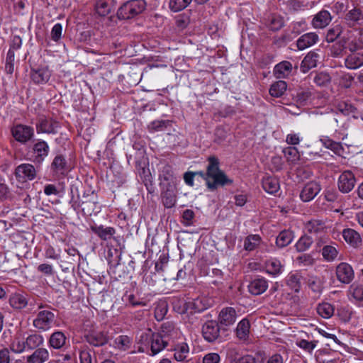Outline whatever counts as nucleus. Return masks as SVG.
I'll list each match as a JSON object with an SVG mask.
<instances>
[{
	"instance_id": "obj_7",
	"label": "nucleus",
	"mask_w": 363,
	"mask_h": 363,
	"mask_svg": "<svg viewBox=\"0 0 363 363\" xmlns=\"http://www.w3.org/2000/svg\"><path fill=\"white\" fill-rule=\"evenodd\" d=\"M50 147L47 142L43 140H37L32 147L33 160L35 164H40L48 157Z\"/></svg>"
},
{
	"instance_id": "obj_16",
	"label": "nucleus",
	"mask_w": 363,
	"mask_h": 363,
	"mask_svg": "<svg viewBox=\"0 0 363 363\" xmlns=\"http://www.w3.org/2000/svg\"><path fill=\"white\" fill-rule=\"evenodd\" d=\"M162 203L167 208L174 206L177 201V196L174 186L172 184H167L161 194Z\"/></svg>"
},
{
	"instance_id": "obj_11",
	"label": "nucleus",
	"mask_w": 363,
	"mask_h": 363,
	"mask_svg": "<svg viewBox=\"0 0 363 363\" xmlns=\"http://www.w3.org/2000/svg\"><path fill=\"white\" fill-rule=\"evenodd\" d=\"M236 311L233 308H224L218 315V324L222 328L233 325L236 321Z\"/></svg>"
},
{
	"instance_id": "obj_27",
	"label": "nucleus",
	"mask_w": 363,
	"mask_h": 363,
	"mask_svg": "<svg viewBox=\"0 0 363 363\" xmlns=\"http://www.w3.org/2000/svg\"><path fill=\"white\" fill-rule=\"evenodd\" d=\"M302 278L300 272H291L286 277V284L294 292L298 293L301 289Z\"/></svg>"
},
{
	"instance_id": "obj_53",
	"label": "nucleus",
	"mask_w": 363,
	"mask_h": 363,
	"mask_svg": "<svg viewBox=\"0 0 363 363\" xmlns=\"http://www.w3.org/2000/svg\"><path fill=\"white\" fill-rule=\"evenodd\" d=\"M318 363H336L337 359L331 357L329 352L319 351L315 356Z\"/></svg>"
},
{
	"instance_id": "obj_36",
	"label": "nucleus",
	"mask_w": 363,
	"mask_h": 363,
	"mask_svg": "<svg viewBox=\"0 0 363 363\" xmlns=\"http://www.w3.org/2000/svg\"><path fill=\"white\" fill-rule=\"evenodd\" d=\"M66 341V337L62 332L57 331L53 333L49 340L51 347L55 349H60L64 346Z\"/></svg>"
},
{
	"instance_id": "obj_44",
	"label": "nucleus",
	"mask_w": 363,
	"mask_h": 363,
	"mask_svg": "<svg viewBox=\"0 0 363 363\" xmlns=\"http://www.w3.org/2000/svg\"><path fill=\"white\" fill-rule=\"evenodd\" d=\"M337 255L338 251L335 246L325 245L322 249V255L323 258L328 262L335 260Z\"/></svg>"
},
{
	"instance_id": "obj_2",
	"label": "nucleus",
	"mask_w": 363,
	"mask_h": 363,
	"mask_svg": "<svg viewBox=\"0 0 363 363\" xmlns=\"http://www.w3.org/2000/svg\"><path fill=\"white\" fill-rule=\"evenodd\" d=\"M362 41L355 32L347 30L340 39L332 45L331 55L334 57H342L347 51L355 52L362 48Z\"/></svg>"
},
{
	"instance_id": "obj_50",
	"label": "nucleus",
	"mask_w": 363,
	"mask_h": 363,
	"mask_svg": "<svg viewBox=\"0 0 363 363\" xmlns=\"http://www.w3.org/2000/svg\"><path fill=\"white\" fill-rule=\"evenodd\" d=\"M192 0H170L169 8L172 11L177 12L184 9Z\"/></svg>"
},
{
	"instance_id": "obj_6",
	"label": "nucleus",
	"mask_w": 363,
	"mask_h": 363,
	"mask_svg": "<svg viewBox=\"0 0 363 363\" xmlns=\"http://www.w3.org/2000/svg\"><path fill=\"white\" fill-rule=\"evenodd\" d=\"M11 133L16 140L25 144L34 136V129L28 125L18 124L12 128Z\"/></svg>"
},
{
	"instance_id": "obj_9",
	"label": "nucleus",
	"mask_w": 363,
	"mask_h": 363,
	"mask_svg": "<svg viewBox=\"0 0 363 363\" xmlns=\"http://www.w3.org/2000/svg\"><path fill=\"white\" fill-rule=\"evenodd\" d=\"M355 183L356 178L354 174L351 171L346 170L340 175L337 186L341 192L346 194L353 189Z\"/></svg>"
},
{
	"instance_id": "obj_14",
	"label": "nucleus",
	"mask_w": 363,
	"mask_h": 363,
	"mask_svg": "<svg viewBox=\"0 0 363 363\" xmlns=\"http://www.w3.org/2000/svg\"><path fill=\"white\" fill-rule=\"evenodd\" d=\"M85 340L94 347H101L108 343V337L104 331H91L85 335Z\"/></svg>"
},
{
	"instance_id": "obj_19",
	"label": "nucleus",
	"mask_w": 363,
	"mask_h": 363,
	"mask_svg": "<svg viewBox=\"0 0 363 363\" xmlns=\"http://www.w3.org/2000/svg\"><path fill=\"white\" fill-rule=\"evenodd\" d=\"M51 170L55 175L65 176L69 171L65 157L62 155L55 156L51 163Z\"/></svg>"
},
{
	"instance_id": "obj_38",
	"label": "nucleus",
	"mask_w": 363,
	"mask_h": 363,
	"mask_svg": "<svg viewBox=\"0 0 363 363\" xmlns=\"http://www.w3.org/2000/svg\"><path fill=\"white\" fill-rule=\"evenodd\" d=\"M287 84L284 81L279 80L272 84L269 89V94L273 97H280L286 91Z\"/></svg>"
},
{
	"instance_id": "obj_31",
	"label": "nucleus",
	"mask_w": 363,
	"mask_h": 363,
	"mask_svg": "<svg viewBox=\"0 0 363 363\" xmlns=\"http://www.w3.org/2000/svg\"><path fill=\"white\" fill-rule=\"evenodd\" d=\"M345 64L348 69H354L363 65V54L351 52L345 58Z\"/></svg>"
},
{
	"instance_id": "obj_49",
	"label": "nucleus",
	"mask_w": 363,
	"mask_h": 363,
	"mask_svg": "<svg viewBox=\"0 0 363 363\" xmlns=\"http://www.w3.org/2000/svg\"><path fill=\"white\" fill-rule=\"evenodd\" d=\"M313 240L310 236L303 235L296 242L295 247L298 252L307 250L312 245Z\"/></svg>"
},
{
	"instance_id": "obj_28",
	"label": "nucleus",
	"mask_w": 363,
	"mask_h": 363,
	"mask_svg": "<svg viewBox=\"0 0 363 363\" xmlns=\"http://www.w3.org/2000/svg\"><path fill=\"white\" fill-rule=\"evenodd\" d=\"M9 303L11 306L15 309H23L28 304V295L17 293L13 294L9 298Z\"/></svg>"
},
{
	"instance_id": "obj_34",
	"label": "nucleus",
	"mask_w": 363,
	"mask_h": 363,
	"mask_svg": "<svg viewBox=\"0 0 363 363\" xmlns=\"http://www.w3.org/2000/svg\"><path fill=\"white\" fill-rule=\"evenodd\" d=\"M44 342L43 337L37 333L29 335L26 339V346L28 350H36L43 345Z\"/></svg>"
},
{
	"instance_id": "obj_29",
	"label": "nucleus",
	"mask_w": 363,
	"mask_h": 363,
	"mask_svg": "<svg viewBox=\"0 0 363 363\" xmlns=\"http://www.w3.org/2000/svg\"><path fill=\"white\" fill-rule=\"evenodd\" d=\"M91 231L97 235L101 240H108L116 233V230L112 227L104 228L103 225H94L90 227Z\"/></svg>"
},
{
	"instance_id": "obj_40",
	"label": "nucleus",
	"mask_w": 363,
	"mask_h": 363,
	"mask_svg": "<svg viewBox=\"0 0 363 363\" xmlns=\"http://www.w3.org/2000/svg\"><path fill=\"white\" fill-rule=\"evenodd\" d=\"M159 178L160 180V185H163V181L167 182V184H171L174 179V172L172 167L169 164H165L160 173Z\"/></svg>"
},
{
	"instance_id": "obj_61",
	"label": "nucleus",
	"mask_w": 363,
	"mask_h": 363,
	"mask_svg": "<svg viewBox=\"0 0 363 363\" xmlns=\"http://www.w3.org/2000/svg\"><path fill=\"white\" fill-rule=\"evenodd\" d=\"M194 212L191 209H186L183 212L182 218L183 223L185 225H190L192 224V220L194 218Z\"/></svg>"
},
{
	"instance_id": "obj_25",
	"label": "nucleus",
	"mask_w": 363,
	"mask_h": 363,
	"mask_svg": "<svg viewBox=\"0 0 363 363\" xmlns=\"http://www.w3.org/2000/svg\"><path fill=\"white\" fill-rule=\"evenodd\" d=\"M262 185L264 190L270 194H276L280 189L278 178L272 176L264 177L262 179Z\"/></svg>"
},
{
	"instance_id": "obj_62",
	"label": "nucleus",
	"mask_w": 363,
	"mask_h": 363,
	"mask_svg": "<svg viewBox=\"0 0 363 363\" xmlns=\"http://www.w3.org/2000/svg\"><path fill=\"white\" fill-rule=\"evenodd\" d=\"M220 356L217 353H208L203 359V363H219Z\"/></svg>"
},
{
	"instance_id": "obj_35",
	"label": "nucleus",
	"mask_w": 363,
	"mask_h": 363,
	"mask_svg": "<svg viewBox=\"0 0 363 363\" xmlns=\"http://www.w3.org/2000/svg\"><path fill=\"white\" fill-rule=\"evenodd\" d=\"M250 324L248 320L242 319L236 328V335L242 340H246L249 337Z\"/></svg>"
},
{
	"instance_id": "obj_51",
	"label": "nucleus",
	"mask_w": 363,
	"mask_h": 363,
	"mask_svg": "<svg viewBox=\"0 0 363 363\" xmlns=\"http://www.w3.org/2000/svg\"><path fill=\"white\" fill-rule=\"evenodd\" d=\"M350 294L357 301H363V286L353 284L350 286Z\"/></svg>"
},
{
	"instance_id": "obj_12",
	"label": "nucleus",
	"mask_w": 363,
	"mask_h": 363,
	"mask_svg": "<svg viewBox=\"0 0 363 363\" xmlns=\"http://www.w3.org/2000/svg\"><path fill=\"white\" fill-rule=\"evenodd\" d=\"M15 174L20 180H33L36 177V170L31 164H21L16 168Z\"/></svg>"
},
{
	"instance_id": "obj_5",
	"label": "nucleus",
	"mask_w": 363,
	"mask_h": 363,
	"mask_svg": "<svg viewBox=\"0 0 363 363\" xmlns=\"http://www.w3.org/2000/svg\"><path fill=\"white\" fill-rule=\"evenodd\" d=\"M79 206L84 215L89 216L99 211L97 196L94 192L84 194L79 201Z\"/></svg>"
},
{
	"instance_id": "obj_52",
	"label": "nucleus",
	"mask_w": 363,
	"mask_h": 363,
	"mask_svg": "<svg viewBox=\"0 0 363 363\" xmlns=\"http://www.w3.org/2000/svg\"><path fill=\"white\" fill-rule=\"evenodd\" d=\"M141 163H138V172L145 183V185L147 187L148 184H152V175L150 174V169L147 167L145 169V167H141Z\"/></svg>"
},
{
	"instance_id": "obj_54",
	"label": "nucleus",
	"mask_w": 363,
	"mask_h": 363,
	"mask_svg": "<svg viewBox=\"0 0 363 363\" xmlns=\"http://www.w3.org/2000/svg\"><path fill=\"white\" fill-rule=\"evenodd\" d=\"M15 55L14 51L9 50L7 53V57L6 60V65L5 69L7 73L12 74L13 72V62H14Z\"/></svg>"
},
{
	"instance_id": "obj_8",
	"label": "nucleus",
	"mask_w": 363,
	"mask_h": 363,
	"mask_svg": "<svg viewBox=\"0 0 363 363\" xmlns=\"http://www.w3.org/2000/svg\"><path fill=\"white\" fill-rule=\"evenodd\" d=\"M220 325L216 320H208L202 327L203 338L208 342L216 341L220 336Z\"/></svg>"
},
{
	"instance_id": "obj_55",
	"label": "nucleus",
	"mask_w": 363,
	"mask_h": 363,
	"mask_svg": "<svg viewBox=\"0 0 363 363\" xmlns=\"http://www.w3.org/2000/svg\"><path fill=\"white\" fill-rule=\"evenodd\" d=\"M115 342L121 350H126L130 345V338L126 335H120L116 339Z\"/></svg>"
},
{
	"instance_id": "obj_47",
	"label": "nucleus",
	"mask_w": 363,
	"mask_h": 363,
	"mask_svg": "<svg viewBox=\"0 0 363 363\" xmlns=\"http://www.w3.org/2000/svg\"><path fill=\"white\" fill-rule=\"evenodd\" d=\"M331 80V77L326 72L315 73L313 77V82L318 86H327Z\"/></svg>"
},
{
	"instance_id": "obj_64",
	"label": "nucleus",
	"mask_w": 363,
	"mask_h": 363,
	"mask_svg": "<svg viewBox=\"0 0 363 363\" xmlns=\"http://www.w3.org/2000/svg\"><path fill=\"white\" fill-rule=\"evenodd\" d=\"M10 352L8 348L0 350V363H10Z\"/></svg>"
},
{
	"instance_id": "obj_10",
	"label": "nucleus",
	"mask_w": 363,
	"mask_h": 363,
	"mask_svg": "<svg viewBox=\"0 0 363 363\" xmlns=\"http://www.w3.org/2000/svg\"><path fill=\"white\" fill-rule=\"evenodd\" d=\"M336 275L340 282L349 284L354 279V271L349 264L342 262L336 268Z\"/></svg>"
},
{
	"instance_id": "obj_30",
	"label": "nucleus",
	"mask_w": 363,
	"mask_h": 363,
	"mask_svg": "<svg viewBox=\"0 0 363 363\" xmlns=\"http://www.w3.org/2000/svg\"><path fill=\"white\" fill-rule=\"evenodd\" d=\"M344 240L354 247H357L361 245L362 239L359 234L353 229L347 228L342 231Z\"/></svg>"
},
{
	"instance_id": "obj_42",
	"label": "nucleus",
	"mask_w": 363,
	"mask_h": 363,
	"mask_svg": "<svg viewBox=\"0 0 363 363\" xmlns=\"http://www.w3.org/2000/svg\"><path fill=\"white\" fill-rule=\"evenodd\" d=\"M261 238L258 235H250L245 238L244 249L247 251L254 250L260 243Z\"/></svg>"
},
{
	"instance_id": "obj_63",
	"label": "nucleus",
	"mask_w": 363,
	"mask_h": 363,
	"mask_svg": "<svg viewBox=\"0 0 363 363\" xmlns=\"http://www.w3.org/2000/svg\"><path fill=\"white\" fill-rule=\"evenodd\" d=\"M329 150H332L335 154L339 156H343L345 152V149L341 143L335 141H333Z\"/></svg>"
},
{
	"instance_id": "obj_56",
	"label": "nucleus",
	"mask_w": 363,
	"mask_h": 363,
	"mask_svg": "<svg viewBox=\"0 0 363 363\" xmlns=\"http://www.w3.org/2000/svg\"><path fill=\"white\" fill-rule=\"evenodd\" d=\"M169 121H155L149 125V129L152 131H160L166 128Z\"/></svg>"
},
{
	"instance_id": "obj_57",
	"label": "nucleus",
	"mask_w": 363,
	"mask_h": 363,
	"mask_svg": "<svg viewBox=\"0 0 363 363\" xmlns=\"http://www.w3.org/2000/svg\"><path fill=\"white\" fill-rule=\"evenodd\" d=\"M317 341H307L306 340H301L298 342V346L304 350L311 352L316 346Z\"/></svg>"
},
{
	"instance_id": "obj_18",
	"label": "nucleus",
	"mask_w": 363,
	"mask_h": 363,
	"mask_svg": "<svg viewBox=\"0 0 363 363\" xmlns=\"http://www.w3.org/2000/svg\"><path fill=\"white\" fill-rule=\"evenodd\" d=\"M51 76L50 70L47 67L32 68L30 71V78L36 84H43L47 83Z\"/></svg>"
},
{
	"instance_id": "obj_1",
	"label": "nucleus",
	"mask_w": 363,
	"mask_h": 363,
	"mask_svg": "<svg viewBox=\"0 0 363 363\" xmlns=\"http://www.w3.org/2000/svg\"><path fill=\"white\" fill-rule=\"evenodd\" d=\"M208 164L206 172H196L195 175H199L206 181L207 188L213 191L218 186L231 185L233 180L229 179L225 172L219 168V160L216 156H210L208 158Z\"/></svg>"
},
{
	"instance_id": "obj_17",
	"label": "nucleus",
	"mask_w": 363,
	"mask_h": 363,
	"mask_svg": "<svg viewBox=\"0 0 363 363\" xmlns=\"http://www.w3.org/2000/svg\"><path fill=\"white\" fill-rule=\"evenodd\" d=\"M168 345L166 335L157 333L151 336L150 350L152 355H155L164 350Z\"/></svg>"
},
{
	"instance_id": "obj_32",
	"label": "nucleus",
	"mask_w": 363,
	"mask_h": 363,
	"mask_svg": "<svg viewBox=\"0 0 363 363\" xmlns=\"http://www.w3.org/2000/svg\"><path fill=\"white\" fill-rule=\"evenodd\" d=\"M291 69V63L288 61H283L274 67V72L277 78H284L289 75Z\"/></svg>"
},
{
	"instance_id": "obj_33",
	"label": "nucleus",
	"mask_w": 363,
	"mask_h": 363,
	"mask_svg": "<svg viewBox=\"0 0 363 363\" xmlns=\"http://www.w3.org/2000/svg\"><path fill=\"white\" fill-rule=\"evenodd\" d=\"M294 233L289 230H284L279 233L277 237L276 244L280 247H284L289 245L293 240Z\"/></svg>"
},
{
	"instance_id": "obj_46",
	"label": "nucleus",
	"mask_w": 363,
	"mask_h": 363,
	"mask_svg": "<svg viewBox=\"0 0 363 363\" xmlns=\"http://www.w3.org/2000/svg\"><path fill=\"white\" fill-rule=\"evenodd\" d=\"M283 152L288 162L296 163L299 160V152L295 147H285Z\"/></svg>"
},
{
	"instance_id": "obj_39",
	"label": "nucleus",
	"mask_w": 363,
	"mask_h": 363,
	"mask_svg": "<svg viewBox=\"0 0 363 363\" xmlns=\"http://www.w3.org/2000/svg\"><path fill=\"white\" fill-rule=\"evenodd\" d=\"M324 228V223L318 220H312L306 224V230L311 234L322 233Z\"/></svg>"
},
{
	"instance_id": "obj_15",
	"label": "nucleus",
	"mask_w": 363,
	"mask_h": 363,
	"mask_svg": "<svg viewBox=\"0 0 363 363\" xmlns=\"http://www.w3.org/2000/svg\"><path fill=\"white\" fill-rule=\"evenodd\" d=\"M58 127V122L46 117H40L36 124V130L38 133H56V128Z\"/></svg>"
},
{
	"instance_id": "obj_26",
	"label": "nucleus",
	"mask_w": 363,
	"mask_h": 363,
	"mask_svg": "<svg viewBox=\"0 0 363 363\" xmlns=\"http://www.w3.org/2000/svg\"><path fill=\"white\" fill-rule=\"evenodd\" d=\"M49 359L48 351L43 347L36 349L26 357V363H44Z\"/></svg>"
},
{
	"instance_id": "obj_21",
	"label": "nucleus",
	"mask_w": 363,
	"mask_h": 363,
	"mask_svg": "<svg viewBox=\"0 0 363 363\" xmlns=\"http://www.w3.org/2000/svg\"><path fill=\"white\" fill-rule=\"evenodd\" d=\"M116 5V0H98L95 5V9L99 16H106L114 10Z\"/></svg>"
},
{
	"instance_id": "obj_60",
	"label": "nucleus",
	"mask_w": 363,
	"mask_h": 363,
	"mask_svg": "<svg viewBox=\"0 0 363 363\" xmlns=\"http://www.w3.org/2000/svg\"><path fill=\"white\" fill-rule=\"evenodd\" d=\"M269 26L272 30H274V31L279 30L283 26V21L280 17L273 16L271 18L270 23H269Z\"/></svg>"
},
{
	"instance_id": "obj_24",
	"label": "nucleus",
	"mask_w": 363,
	"mask_h": 363,
	"mask_svg": "<svg viewBox=\"0 0 363 363\" xmlns=\"http://www.w3.org/2000/svg\"><path fill=\"white\" fill-rule=\"evenodd\" d=\"M331 19L330 12L326 10H322L314 16L312 24L315 28H323L330 23Z\"/></svg>"
},
{
	"instance_id": "obj_3",
	"label": "nucleus",
	"mask_w": 363,
	"mask_h": 363,
	"mask_svg": "<svg viewBox=\"0 0 363 363\" xmlns=\"http://www.w3.org/2000/svg\"><path fill=\"white\" fill-rule=\"evenodd\" d=\"M145 0H130L123 3L118 9L117 17L121 20L134 18L143 12L146 8Z\"/></svg>"
},
{
	"instance_id": "obj_22",
	"label": "nucleus",
	"mask_w": 363,
	"mask_h": 363,
	"mask_svg": "<svg viewBox=\"0 0 363 363\" xmlns=\"http://www.w3.org/2000/svg\"><path fill=\"white\" fill-rule=\"evenodd\" d=\"M318 39V35L315 33H307L297 40L296 46L299 50H303L315 44Z\"/></svg>"
},
{
	"instance_id": "obj_41",
	"label": "nucleus",
	"mask_w": 363,
	"mask_h": 363,
	"mask_svg": "<svg viewBox=\"0 0 363 363\" xmlns=\"http://www.w3.org/2000/svg\"><path fill=\"white\" fill-rule=\"evenodd\" d=\"M267 272L274 276L281 273L283 266L281 262L276 259H272L266 262L265 264Z\"/></svg>"
},
{
	"instance_id": "obj_23",
	"label": "nucleus",
	"mask_w": 363,
	"mask_h": 363,
	"mask_svg": "<svg viewBox=\"0 0 363 363\" xmlns=\"http://www.w3.org/2000/svg\"><path fill=\"white\" fill-rule=\"evenodd\" d=\"M319 59V55L315 52H308L301 64V71L303 73H306L311 69L317 66V62Z\"/></svg>"
},
{
	"instance_id": "obj_58",
	"label": "nucleus",
	"mask_w": 363,
	"mask_h": 363,
	"mask_svg": "<svg viewBox=\"0 0 363 363\" xmlns=\"http://www.w3.org/2000/svg\"><path fill=\"white\" fill-rule=\"evenodd\" d=\"M296 260L303 264L304 266H311L314 264L315 259L310 254H303L301 256H298L296 258Z\"/></svg>"
},
{
	"instance_id": "obj_48",
	"label": "nucleus",
	"mask_w": 363,
	"mask_h": 363,
	"mask_svg": "<svg viewBox=\"0 0 363 363\" xmlns=\"http://www.w3.org/2000/svg\"><path fill=\"white\" fill-rule=\"evenodd\" d=\"M362 18V13L360 9H354L350 10L345 16L346 21L352 26Z\"/></svg>"
},
{
	"instance_id": "obj_45",
	"label": "nucleus",
	"mask_w": 363,
	"mask_h": 363,
	"mask_svg": "<svg viewBox=\"0 0 363 363\" xmlns=\"http://www.w3.org/2000/svg\"><path fill=\"white\" fill-rule=\"evenodd\" d=\"M318 313L324 318L331 317L334 313L333 306L328 303L318 304L317 307Z\"/></svg>"
},
{
	"instance_id": "obj_37",
	"label": "nucleus",
	"mask_w": 363,
	"mask_h": 363,
	"mask_svg": "<svg viewBox=\"0 0 363 363\" xmlns=\"http://www.w3.org/2000/svg\"><path fill=\"white\" fill-rule=\"evenodd\" d=\"M343 33V28L340 24H336L330 28L326 34V41L328 43H333L337 39H340L342 36L341 34Z\"/></svg>"
},
{
	"instance_id": "obj_59",
	"label": "nucleus",
	"mask_w": 363,
	"mask_h": 363,
	"mask_svg": "<svg viewBox=\"0 0 363 363\" xmlns=\"http://www.w3.org/2000/svg\"><path fill=\"white\" fill-rule=\"evenodd\" d=\"M62 26L60 23H56L51 30V38L54 41H58L62 35Z\"/></svg>"
},
{
	"instance_id": "obj_20",
	"label": "nucleus",
	"mask_w": 363,
	"mask_h": 363,
	"mask_svg": "<svg viewBox=\"0 0 363 363\" xmlns=\"http://www.w3.org/2000/svg\"><path fill=\"white\" fill-rule=\"evenodd\" d=\"M268 288V281L263 277L253 279L248 285L249 292L252 295H260Z\"/></svg>"
},
{
	"instance_id": "obj_13",
	"label": "nucleus",
	"mask_w": 363,
	"mask_h": 363,
	"mask_svg": "<svg viewBox=\"0 0 363 363\" xmlns=\"http://www.w3.org/2000/svg\"><path fill=\"white\" fill-rule=\"evenodd\" d=\"M321 188L316 182H310L307 183L300 193V199L303 202H308L313 199L320 192Z\"/></svg>"
},
{
	"instance_id": "obj_4",
	"label": "nucleus",
	"mask_w": 363,
	"mask_h": 363,
	"mask_svg": "<svg viewBox=\"0 0 363 363\" xmlns=\"http://www.w3.org/2000/svg\"><path fill=\"white\" fill-rule=\"evenodd\" d=\"M40 311L37 313L33 321V326L40 331H47L52 328L54 323L55 315L50 311V306H45L43 303L38 305Z\"/></svg>"
},
{
	"instance_id": "obj_43",
	"label": "nucleus",
	"mask_w": 363,
	"mask_h": 363,
	"mask_svg": "<svg viewBox=\"0 0 363 363\" xmlns=\"http://www.w3.org/2000/svg\"><path fill=\"white\" fill-rule=\"evenodd\" d=\"M174 359L177 361H184L186 359L187 355L189 352V346L186 343L183 342L182 344L178 345L174 348Z\"/></svg>"
}]
</instances>
